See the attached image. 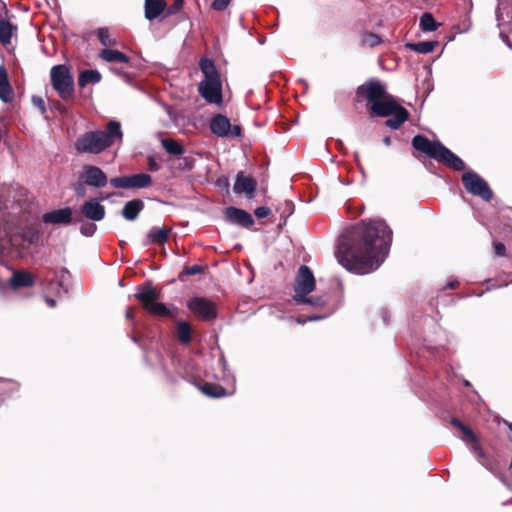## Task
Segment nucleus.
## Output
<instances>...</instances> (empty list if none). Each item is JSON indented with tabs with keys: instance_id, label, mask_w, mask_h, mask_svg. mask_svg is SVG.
I'll return each mask as SVG.
<instances>
[{
	"instance_id": "4468645a",
	"label": "nucleus",
	"mask_w": 512,
	"mask_h": 512,
	"mask_svg": "<svg viewBox=\"0 0 512 512\" xmlns=\"http://www.w3.org/2000/svg\"><path fill=\"white\" fill-rule=\"evenodd\" d=\"M80 179L94 188H102L107 185L108 178L104 171L95 165H84L80 174Z\"/></svg>"
},
{
	"instance_id": "603ef678",
	"label": "nucleus",
	"mask_w": 512,
	"mask_h": 512,
	"mask_svg": "<svg viewBox=\"0 0 512 512\" xmlns=\"http://www.w3.org/2000/svg\"><path fill=\"white\" fill-rule=\"evenodd\" d=\"M458 282L457 281H449L447 284H446V288H449V289H453L457 286Z\"/></svg>"
},
{
	"instance_id": "b1692460",
	"label": "nucleus",
	"mask_w": 512,
	"mask_h": 512,
	"mask_svg": "<svg viewBox=\"0 0 512 512\" xmlns=\"http://www.w3.org/2000/svg\"><path fill=\"white\" fill-rule=\"evenodd\" d=\"M99 56L102 60L108 63H128L130 61V58L126 54L109 48L101 50Z\"/></svg>"
},
{
	"instance_id": "1a4fd4ad",
	"label": "nucleus",
	"mask_w": 512,
	"mask_h": 512,
	"mask_svg": "<svg viewBox=\"0 0 512 512\" xmlns=\"http://www.w3.org/2000/svg\"><path fill=\"white\" fill-rule=\"evenodd\" d=\"M462 183L465 189L472 195L478 196L485 201L491 200L493 193L487 182L477 173L469 171L462 175Z\"/></svg>"
},
{
	"instance_id": "7ed1b4c3",
	"label": "nucleus",
	"mask_w": 512,
	"mask_h": 512,
	"mask_svg": "<svg viewBox=\"0 0 512 512\" xmlns=\"http://www.w3.org/2000/svg\"><path fill=\"white\" fill-rule=\"evenodd\" d=\"M357 95L371 103L370 111L380 117H388L395 109V98L386 92V86L378 80H370L357 88Z\"/></svg>"
},
{
	"instance_id": "72a5a7b5",
	"label": "nucleus",
	"mask_w": 512,
	"mask_h": 512,
	"mask_svg": "<svg viewBox=\"0 0 512 512\" xmlns=\"http://www.w3.org/2000/svg\"><path fill=\"white\" fill-rule=\"evenodd\" d=\"M97 36H98L100 43L103 46L108 47V46L116 45V40L110 37L109 31L107 28H99L97 30Z\"/></svg>"
},
{
	"instance_id": "bb28decb",
	"label": "nucleus",
	"mask_w": 512,
	"mask_h": 512,
	"mask_svg": "<svg viewBox=\"0 0 512 512\" xmlns=\"http://www.w3.org/2000/svg\"><path fill=\"white\" fill-rule=\"evenodd\" d=\"M101 81V74L97 70H84L78 77V85L83 88L88 84H96Z\"/></svg>"
},
{
	"instance_id": "473e14b6",
	"label": "nucleus",
	"mask_w": 512,
	"mask_h": 512,
	"mask_svg": "<svg viewBox=\"0 0 512 512\" xmlns=\"http://www.w3.org/2000/svg\"><path fill=\"white\" fill-rule=\"evenodd\" d=\"M177 337L179 341L184 345H187L191 342V326L187 322H178Z\"/></svg>"
},
{
	"instance_id": "0eeeda50",
	"label": "nucleus",
	"mask_w": 512,
	"mask_h": 512,
	"mask_svg": "<svg viewBox=\"0 0 512 512\" xmlns=\"http://www.w3.org/2000/svg\"><path fill=\"white\" fill-rule=\"evenodd\" d=\"M159 297V292L150 283L146 284L142 288H139L138 292L135 294V298L142 303L143 307L149 313L156 316L173 317L175 315L174 312H176L177 309L173 308L172 311L166 307L165 304L157 302Z\"/></svg>"
},
{
	"instance_id": "aec40b11",
	"label": "nucleus",
	"mask_w": 512,
	"mask_h": 512,
	"mask_svg": "<svg viewBox=\"0 0 512 512\" xmlns=\"http://www.w3.org/2000/svg\"><path fill=\"white\" fill-rule=\"evenodd\" d=\"M395 106L394 111L389 115L392 116V118L388 119L385 123L387 127L393 130L400 128V126L408 119L409 115L408 111L400 106L396 100Z\"/></svg>"
},
{
	"instance_id": "2f4dec72",
	"label": "nucleus",
	"mask_w": 512,
	"mask_h": 512,
	"mask_svg": "<svg viewBox=\"0 0 512 512\" xmlns=\"http://www.w3.org/2000/svg\"><path fill=\"white\" fill-rule=\"evenodd\" d=\"M419 25L423 32L435 31L439 26L430 12H425L421 15Z\"/></svg>"
},
{
	"instance_id": "6e6552de",
	"label": "nucleus",
	"mask_w": 512,
	"mask_h": 512,
	"mask_svg": "<svg viewBox=\"0 0 512 512\" xmlns=\"http://www.w3.org/2000/svg\"><path fill=\"white\" fill-rule=\"evenodd\" d=\"M496 20L500 28V38L512 49V0H498Z\"/></svg>"
},
{
	"instance_id": "9d476101",
	"label": "nucleus",
	"mask_w": 512,
	"mask_h": 512,
	"mask_svg": "<svg viewBox=\"0 0 512 512\" xmlns=\"http://www.w3.org/2000/svg\"><path fill=\"white\" fill-rule=\"evenodd\" d=\"M315 288V278L310 270V268L306 265H301L298 273L297 278L294 284V291L295 294L293 296V299L295 301H305L306 295H308L310 292H312Z\"/></svg>"
},
{
	"instance_id": "13d9d810",
	"label": "nucleus",
	"mask_w": 512,
	"mask_h": 512,
	"mask_svg": "<svg viewBox=\"0 0 512 512\" xmlns=\"http://www.w3.org/2000/svg\"><path fill=\"white\" fill-rule=\"evenodd\" d=\"M389 141H390V140H389V138H386V139H385V143H386V144H388V143H389Z\"/></svg>"
},
{
	"instance_id": "412c9836",
	"label": "nucleus",
	"mask_w": 512,
	"mask_h": 512,
	"mask_svg": "<svg viewBox=\"0 0 512 512\" xmlns=\"http://www.w3.org/2000/svg\"><path fill=\"white\" fill-rule=\"evenodd\" d=\"M165 8V0H145V18L150 21L154 20L165 11Z\"/></svg>"
},
{
	"instance_id": "864d4df0",
	"label": "nucleus",
	"mask_w": 512,
	"mask_h": 512,
	"mask_svg": "<svg viewBox=\"0 0 512 512\" xmlns=\"http://www.w3.org/2000/svg\"><path fill=\"white\" fill-rule=\"evenodd\" d=\"M133 317L134 316H133L132 311L130 309H127L126 310V318L131 320V319H133Z\"/></svg>"
},
{
	"instance_id": "49530a36",
	"label": "nucleus",
	"mask_w": 512,
	"mask_h": 512,
	"mask_svg": "<svg viewBox=\"0 0 512 512\" xmlns=\"http://www.w3.org/2000/svg\"><path fill=\"white\" fill-rule=\"evenodd\" d=\"M33 103L41 110L42 113L45 112V104L42 98L34 97Z\"/></svg>"
},
{
	"instance_id": "a211bd4d",
	"label": "nucleus",
	"mask_w": 512,
	"mask_h": 512,
	"mask_svg": "<svg viewBox=\"0 0 512 512\" xmlns=\"http://www.w3.org/2000/svg\"><path fill=\"white\" fill-rule=\"evenodd\" d=\"M256 190V182L253 178L245 176L244 173L240 172L237 175L236 181L233 186L235 194H245L248 198H251Z\"/></svg>"
},
{
	"instance_id": "58836bf2",
	"label": "nucleus",
	"mask_w": 512,
	"mask_h": 512,
	"mask_svg": "<svg viewBox=\"0 0 512 512\" xmlns=\"http://www.w3.org/2000/svg\"><path fill=\"white\" fill-rule=\"evenodd\" d=\"M96 229H97V227L95 224L85 223V224L81 225L80 232L82 235L89 237L95 233Z\"/></svg>"
},
{
	"instance_id": "ddd939ff",
	"label": "nucleus",
	"mask_w": 512,
	"mask_h": 512,
	"mask_svg": "<svg viewBox=\"0 0 512 512\" xmlns=\"http://www.w3.org/2000/svg\"><path fill=\"white\" fill-rule=\"evenodd\" d=\"M152 177L146 173L121 176L110 179V184L119 189H140L150 186Z\"/></svg>"
},
{
	"instance_id": "4d7b16f0",
	"label": "nucleus",
	"mask_w": 512,
	"mask_h": 512,
	"mask_svg": "<svg viewBox=\"0 0 512 512\" xmlns=\"http://www.w3.org/2000/svg\"><path fill=\"white\" fill-rule=\"evenodd\" d=\"M508 428H509V430L512 432V423H509V424H508Z\"/></svg>"
},
{
	"instance_id": "a878e982",
	"label": "nucleus",
	"mask_w": 512,
	"mask_h": 512,
	"mask_svg": "<svg viewBox=\"0 0 512 512\" xmlns=\"http://www.w3.org/2000/svg\"><path fill=\"white\" fill-rule=\"evenodd\" d=\"M16 29V26H14L8 19L0 18V42L3 45L10 44L13 33Z\"/></svg>"
},
{
	"instance_id": "dca6fc26",
	"label": "nucleus",
	"mask_w": 512,
	"mask_h": 512,
	"mask_svg": "<svg viewBox=\"0 0 512 512\" xmlns=\"http://www.w3.org/2000/svg\"><path fill=\"white\" fill-rule=\"evenodd\" d=\"M225 216L227 220L230 221L231 223L237 224L242 227L249 228L254 224V220L248 212L236 207L226 208Z\"/></svg>"
},
{
	"instance_id": "f704fd0d",
	"label": "nucleus",
	"mask_w": 512,
	"mask_h": 512,
	"mask_svg": "<svg viewBox=\"0 0 512 512\" xmlns=\"http://www.w3.org/2000/svg\"><path fill=\"white\" fill-rule=\"evenodd\" d=\"M361 42L363 46L373 48L381 43V38L377 34L367 33L363 35Z\"/></svg>"
},
{
	"instance_id": "09e8293b",
	"label": "nucleus",
	"mask_w": 512,
	"mask_h": 512,
	"mask_svg": "<svg viewBox=\"0 0 512 512\" xmlns=\"http://www.w3.org/2000/svg\"><path fill=\"white\" fill-rule=\"evenodd\" d=\"M148 163H149V168H150L151 171H158L159 170L158 163L152 157L149 158Z\"/></svg>"
},
{
	"instance_id": "4be33fe9",
	"label": "nucleus",
	"mask_w": 512,
	"mask_h": 512,
	"mask_svg": "<svg viewBox=\"0 0 512 512\" xmlns=\"http://www.w3.org/2000/svg\"><path fill=\"white\" fill-rule=\"evenodd\" d=\"M14 98L13 89L9 83L7 71L4 66H0V99L5 102H11Z\"/></svg>"
},
{
	"instance_id": "5701e85b",
	"label": "nucleus",
	"mask_w": 512,
	"mask_h": 512,
	"mask_svg": "<svg viewBox=\"0 0 512 512\" xmlns=\"http://www.w3.org/2000/svg\"><path fill=\"white\" fill-rule=\"evenodd\" d=\"M144 208V203L140 199H134L131 201H128L122 210V215L125 219L129 221H133L138 217V214L142 211Z\"/></svg>"
},
{
	"instance_id": "8fccbe9b",
	"label": "nucleus",
	"mask_w": 512,
	"mask_h": 512,
	"mask_svg": "<svg viewBox=\"0 0 512 512\" xmlns=\"http://www.w3.org/2000/svg\"><path fill=\"white\" fill-rule=\"evenodd\" d=\"M354 159L357 162V165H358V167L360 169L361 174L364 175V169H363V167H362V165L360 163L359 152H357V151L354 152Z\"/></svg>"
},
{
	"instance_id": "f257e3e1",
	"label": "nucleus",
	"mask_w": 512,
	"mask_h": 512,
	"mask_svg": "<svg viewBox=\"0 0 512 512\" xmlns=\"http://www.w3.org/2000/svg\"><path fill=\"white\" fill-rule=\"evenodd\" d=\"M392 231L382 220L362 221L340 236L336 255L348 271L364 275L377 270L388 255Z\"/></svg>"
},
{
	"instance_id": "f8f14e48",
	"label": "nucleus",
	"mask_w": 512,
	"mask_h": 512,
	"mask_svg": "<svg viewBox=\"0 0 512 512\" xmlns=\"http://www.w3.org/2000/svg\"><path fill=\"white\" fill-rule=\"evenodd\" d=\"M188 309L202 320L210 321L216 318V305L209 299L203 297H193L187 301Z\"/></svg>"
},
{
	"instance_id": "6e6d98bb",
	"label": "nucleus",
	"mask_w": 512,
	"mask_h": 512,
	"mask_svg": "<svg viewBox=\"0 0 512 512\" xmlns=\"http://www.w3.org/2000/svg\"><path fill=\"white\" fill-rule=\"evenodd\" d=\"M383 319H384L385 322H387V314H386V312L383 313Z\"/></svg>"
},
{
	"instance_id": "c756f323",
	"label": "nucleus",
	"mask_w": 512,
	"mask_h": 512,
	"mask_svg": "<svg viewBox=\"0 0 512 512\" xmlns=\"http://www.w3.org/2000/svg\"><path fill=\"white\" fill-rule=\"evenodd\" d=\"M161 144L167 153L173 156H181L185 150L177 141L171 138H164L161 140Z\"/></svg>"
},
{
	"instance_id": "ea45409f",
	"label": "nucleus",
	"mask_w": 512,
	"mask_h": 512,
	"mask_svg": "<svg viewBox=\"0 0 512 512\" xmlns=\"http://www.w3.org/2000/svg\"><path fill=\"white\" fill-rule=\"evenodd\" d=\"M184 0H174V3L168 7L166 15H174L183 8Z\"/></svg>"
},
{
	"instance_id": "c85d7f7f",
	"label": "nucleus",
	"mask_w": 512,
	"mask_h": 512,
	"mask_svg": "<svg viewBox=\"0 0 512 512\" xmlns=\"http://www.w3.org/2000/svg\"><path fill=\"white\" fill-rule=\"evenodd\" d=\"M200 390L203 394L212 398H220L227 394L222 386L213 383H205L201 385Z\"/></svg>"
},
{
	"instance_id": "e433bc0d",
	"label": "nucleus",
	"mask_w": 512,
	"mask_h": 512,
	"mask_svg": "<svg viewBox=\"0 0 512 512\" xmlns=\"http://www.w3.org/2000/svg\"><path fill=\"white\" fill-rule=\"evenodd\" d=\"M86 183L79 178V181L72 184V188L78 197H84L86 195Z\"/></svg>"
},
{
	"instance_id": "423d86ee",
	"label": "nucleus",
	"mask_w": 512,
	"mask_h": 512,
	"mask_svg": "<svg viewBox=\"0 0 512 512\" xmlns=\"http://www.w3.org/2000/svg\"><path fill=\"white\" fill-rule=\"evenodd\" d=\"M51 84L58 96L67 101L74 94V79L70 68L65 64L55 65L50 70Z\"/></svg>"
},
{
	"instance_id": "f3484780",
	"label": "nucleus",
	"mask_w": 512,
	"mask_h": 512,
	"mask_svg": "<svg viewBox=\"0 0 512 512\" xmlns=\"http://www.w3.org/2000/svg\"><path fill=\"white\" fill-rule=\"evenodd\" d=\"M451 424L462 432V434H463L462 440L467 445L470 446L471 450L475 454H477L479 457H482L483 456L482 450H481L478 440H477L475 434L472 432V430L469 429L468 427H466L464 424H462L461 421L458 420L457 418H453L451 420Z\"/></svg>"
},
{
	"instance_id": "c9c22d12",
	"label": "nucleus",
	"mask_w": 512,
	"mask_h": 512,
	"mask_svg": "<svg viewBox=\"0 0 512 512\" xmlns=\"http://www.w3.org/2000/svg\"><path fill=\"white\" fill-rule=\"evenodd\" d=\"M58 279V286L64 290V292L68 291V283L70 280V272L66 268H61L59 273L56 275Z\"/></svg>"
},
{
	"instance_id": "4c0bfd02",
	"label": "nucleus",
	"mask_w": 512,
	"mask_h": 512,
	"mask_svg": "<svg viewBox=\"0 0 512 512\" xmlns=\"http://www.w3.org/2000/svg\"><path fill=\"white\" fill-rule=\"evenodd\" d=\"M218 364L219 366L222 368V376H221V379L224 380V381H228V380H234V377L230 374L229 371H227V364H226V361L224 358H220L218 360Z\"/></svg>"
},
{
	"instance_id": "7c9ffc66",
	"label": "nucleus",
	"mask_w": 512,
	"mask_h": 512,
	"mask_svg": "<svg viewBox=\"0 0 512 512\" xmlns=\"http://www.w3.org/2000/svg\"><path fill=\"white\" fill-rule=\"evenodd\" d=\"M169 230L165 228L151 229L147 238L150 243L153 244H164L168 240Z\"/></svg>"
},
{
	"instance_id": "f03ea898",
	"label": "nucleus",
	"mask_w": 512,
	"mask_h": 512,
	"mask_svg": "<svg viewBox=\"0 0 512 512\" xmlns=\"http://www.w3.org/2000/svg\"><path fill=\"white\" fill-rule=\"evenodd\" d=\"M123 138L121 123L111 120L106 124V129L89 131L81 135L75 142L78 153L99 154Z\"/></svg>"
},
{
	"instance_id": "3c124183",
	"label": "nucleus",
	"mask_w": 512,
	"mask_h": 512,
	"mask_svg": "<svg viewBox=\"0 0 512 512\" xmlns=\"http://www.w3.org/2000/svg\"><path fill=\"white\" fill-rule=\"evenodd\" d=\"M44 300L48 307L54 308L56 306V301L53 298L45 296Z\"/></svg>"
},
{
	"instance_id": "39448f33",
	"label": "nucleus",
	"mask_w": 512,
	"mask_h": 512,
	"mask_svg": "<svg viewBox=\"0 0 512 512\" xmlns=\"http://www.w3.org/2000/svg\"><path fill=\"white\" fill-rule=\"evenodd\" d=\"M412 146L456 171H462L465 168L463 160L438 141H430L423 135H416L412 139Z\"/></svg>"
},
{
	"instance_id": "2eb2a0df",
	"label": "nucleus",
	"mask_w": 512,
	"mask_h": 512,
	"mask_svg": "<svg viewBox=\"0 0 512 512\" xmlns=\"http://www.w3.org/2000/svg\"><path fill=\"white\" fill-rule=\"evenodd\" d=\"M101 199L91 198L80 207L81 215L91 221L98 222L105 217V207L100 203Z\"/></svg>"
},
{
	"instance_id": "cd10ccee",
	"label": "nucleus",
	"mask_w": 512,
	"mask_h": 512,
	"mask_svg": "<svg viewBox=\"0 0 512 512\" xmlns=\"http://www.w3.org/2000/svg\"><path fill=\"white\" fill-rule=\"evenodd\" d=\"M438 45L437 41H422L418 43H407L406 47L420 54H428Z\"/></svg>"
},
{
	"instance_id": "5fc2aeb1",
	"label": "nucleus",
	"mask_w": 512,
	"mask_h": 512,
	"mask_svg": "<svg viewBox=\"0 0 512 512\" xmlns=\"http://www.w3.org/2000/svg\"><path fill=\"white\" fill-rule=\"evenodd\" d=\"M0 10L4 11L5 14L7 13L6 5L4 2L0 1Z\"/></svg>"
},
{
	"instance_id": "a18cd8bd",
	"label": "nucleus",
	"mask_w": 512,
	"mask_h": 512,
	"mask_svg": "<svg viewBox=\"0 0 512 512\" xmlns=\"http://www.w3.org/2000/svg\"><path fill=\"white\" fill-rule=\"evenodd\" d=\"M495 254L498 256H503L505 254V246L502 243H494Z\"/></svg>"
},
{
	"instance_id": "6ab92c4d",
	"label": "nucleus",
	"mask_w": 512,
	"mask_h": 512,
	"mask_svg": "<svg viewBox=\"0 0 512 512\" xmlns=\"http://www.w3.org/2000/svg\"><path fill=\"white\" fill-rule=\"evenodd\" d=\"M72 209L70 207L53 210L43 215V221L49 224H69L72 221Z\"/></svg>"
},
{
	"instance_id": "de8ad7c7",
	"label": "nucleus",
	"mask_w": 512,
	"mask_h": 512,
	"mask_svg": "<svg viewBox=\"0 0 512 512\" xmlns=\"http://www.w3.org/2000/svg\"><path fill=\"white\" fill-rule=\"evenodd\" d=\"M322 319V316H318V315H313V316H309L305 319H298L297 320V323L298 324H304L306 323L307 321H317V320H320Z\"/></svg>"
},
{
	"instance_id": "79ce46f5",
	"label": "nucleus",
	"mask_w": 512,
	"mask_h": 512,
	"mask_svg": "<svg viewBox=\"0 0 512 512\" xmlns=\"http://www.w3.org/2000/svg\"><path fill=\"white\" fill-rule=\"evenodd\" d=\"M254 214L257 218L262 219L268 217L271 214V209L265 206H261L255 209Z\"/></svg>"
},
{
	"instance_id": "393cba45",
	"label": "nucleus",
	"mask_w": 512,
	"mask_h": 512,
	"mask_svg": "<svg viewBox=\"0 0 512 512\" xmlns=\"http://www.w3.org/2000/svg\"><path fill=\"white\" fill-rule=\"evenodd\" d=\"M10 284L14 288L30 287L34 284L33 277L25 271H17L12 274Z\"/></svg>"
},
{
	"instance_id": "c03bdc74",
	"label": "nucleus",
	"mask_w": 512,
	"mask_h": 512,
	"mask_svg": "<svg viewBox=\"0 0 512 512\" xmlns=\"http://www.w3.org/2000/svg\"><path fill=\"white\" fill-rule=\"evenodd\" d=\"M203 271L202 266L200 265H193L185 269L184 273L187 275H196Z\"/></svg>"
},
{
	"instance_id": "20e7f679",
	"label": "nucleus",
	"mask_w": 512,
	"mask_h": 512,
	"mask_svg": "<svg viewBox=\"0 0 512 512\" xmlns=\"http://www.w3.org/2000/svg\"><path fill=\"white\" fill-rule=\"evenodd\" d=\"M204 79L198 84L200 96L209 104H223L222 81L213 60L203 58L199 63Z\"/></svg>"
},
{
	"instance_id": "9b49d317",
	"label": "nucleus",
	"mask_w": 512,
	"mask_h": 512,
	"mask_svg": "<svg viewBox=\"0 0 512 512\" xmlns=\"http://www.w3.org/2000/svg\"><path fill=\"white\" fill-rule=\"evenodd\" d=\"M211 132L221 138H237L241 136V127L231 125L230 120L223 114H216L209 123Z\"/></svg>"
},
{
	"instance_id": "a19ab883",
	"label": "nucleus",
	"mask_w": 512,
	"mask_h": 512,
	"mask_svg": "<svg viewBox=\"0 0 512 512\" xmlns=\"http://www.w3.org/2000/svg\"><path fill=\"white\" fill-rule=\"evenodd\" d=\"M230 2L231 0H213L211 7L216 11H223L229 6Z\"/></svg>"
},
{
	"instance_id": "37998d69",
	"label": "nucleus",
	"mask_w": 512,
	"mask_h": 512,
	"mask_svg": "<svg viewBox=\"0 0 512 512\" xmlns=\"http://www.w3.org/2000/svg\"><path fill=\"white\" fill-rule=\"evenodd\" d=\"M306 299L305 301H297L298 303H308V304H311L312 306H321L323 304V300L319 297H307L306 296Z\"/></svg>"
}]
</instances>
